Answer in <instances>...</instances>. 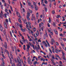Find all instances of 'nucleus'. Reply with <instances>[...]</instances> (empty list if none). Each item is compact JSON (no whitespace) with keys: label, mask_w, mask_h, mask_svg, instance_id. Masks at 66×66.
Listing matches in <instances>:
<instances>
[{"label":"nucleus","mask_w":66,"mask_h":66,"mask_svg":"<svg viewBox=\"0 0 66 66\" xmlns=\"http://www.w3.org/2000/svg\"><path fill=\"white\" fill-rule=\"evenodd\" d=\"M27 49H30V45H27Z\"/></svg>","instance_id":"15"},{"label":"nucleus","mask_w":66,"mask_h":66,"mask_svg":"<svg viewBox=\"0 0 66 66\" xmlns=\"http://www.w3.org/2000/svg\"><path fill=\"white\" fill-rule=\"evenodd\" d=\"M0 40L2 41V42L3 41H2V39L1 38V36L0 35Z\"/></svg>","instance_id":"50"},{"label":"nucleus","mask_w":66,"mask_h":66,"mask_svg":"<svg viewBox=\"0 0 66 66\" xmlns=\"http://www.w3.org/2000/svg\"><path fill=\"white\" fill-rule=\"evenodd\" d=\"M28 61L29 64H30V57L28 58Z\"/></svg>","instance_id":"6"},{"label":"nucleus","mask_w":66,"mask_h":66,"mask_svg":"<svg viewBox=\"0 0 66 66\" xmlns=\"http://www.w3.org/2000/svg\"><path fill=\"white\" fill-rule=\"evenodd\" d=\"M2 56L3 57V59H5V57H4V56L3 54H2Z\"/></svg>","instance_id":"28"},{"label":"nucleus","mask_w":66,"mask_h":66,"mask_svg":"<svg viewBox=\"0 0 66 66\" xmlns=\"http://www.w3.org/2000/svg\"><path fill=\"white\" fill-rule=\"evenodd\" d=\"M0 27L1 31L2 32V31H3V28H2V26H0Z\"/></svg>","instance_id":"16"},{"label":"nucleus","mask_w":66,"mask_h":66,"mask_svg":"<svg viewBox=\"0 0 66 66\" xmlns=\"http://www.w3.org/2000/svg\"><path fill=\"white\" fill-rule=\"evenodd\" d=\"M26 51H27V52H29V49L27 48V50H26Z\"/></svg>","instance_id":"45"},{"label":"nucleus","mask_w":66,"mask_h":66,"mask_svg":"<svg viewBox=\"0 0 66 66\" xmlns=\"http://www.w3.org/2000/svg\"><path fill=\"white\" fill-rule=\"evenodd\" d=\"M45 11L46 12H47V8H46V7H45Z\"/></svg>","instance_id":"41"},{"label":"nucleus","mask_w":66,"mask_h":66,"mask_svg":"<svg viewBox=\"0 0 66 66\" xmlns=\"http://www.w3.org/2000/svg\"><path fill=\"white\" fill-rule=\"evenodd\" d=\"M9 13H10V14H12V13L11 12V10H10L9 9Z\"/></svg>","instance_id":"49"},{"label":"nucleus","mask_w":66,"mask_h":66,"mask_svg":"<svg viewBox=\"0 0 66 66\" xmlns=\"http://www.w3.org/2000/svg\"><path fill=\"white\" fill-rule=\"evenodd\" d=\"M6 49H7V44L6 42H5V44L4 45Z\"/></svg>","instance_id":"5"},{"label":"nucleus","mask_w":66,"mask_h":66,"mask_svg":"<svg viewBox=\"0 0 66 66\" xmlns=\"http://www.w3.org/2000/svg\"><path fill=\"white\" fill-rule=\"evenodd\" d=\"M27 14V16H28L29 17L30 16V13L29 12H28Z\"/></svg>","instance_id":"25"},{"label":"nucleus","mask_w":66,"mask_h":66,"mask_svg":"<svg viewBox=\"0 0 66 66\" xmlns=\"http://www.w3.org/2000/svg\"><path fill=\"white\" fill-rule=\"evenodd\" d=\"M28 22H27L26 23V24L27 25H26L27 28H28L29 26V24H28Z\"/></svg>","instance_id":"14"},{"label":"nucleus","mask_w":66,"mask_h":66,"mask_svg":"<svg viewBox=\"0 0 66 66\" xmlns=\"http://www.w3.org/2000/svg\"><path fill=\"white\" fill-rule=\"evenodd\" d=\"M41 25L42 26H43V25H44V24H43V22L41 23Z\"/></svg>","instance_id":"60"},{"label":"nucleus","mask_w":66,"mask_h":66,"mask_svg":"<svg viewBox=\"0 0 66 66\" xmlns=\"http://www.w3.org/2000/svg\"><path fill=\"white\" fill-rule=\"evenodd\" d=\"M32 47L34 49V50H35V47H34V45L33 44V46H32Z\"/></svg>","instance_id":"32"},{"label":"nucleus","mask_w":66,"mask_h":66,"mask_svg":"<svg viewBox=\"0 0 66 66\" xmlns=\"http://www.w3.org/2000/svg\"><path fill=\"white\" fill-rule=\"evenodd\" d=\"M29 40L30 41V42H31V41H32V39H31V38H30V39Z\"/></svg>","instance_id":"56"},{"label":"nucleus","mask_w":66,"mask_h":66,"mask_svg":"<svg viewBox=\"0 0 66 66\" xmlns=\"http://www.w3.org/2000/svg\"><path fill=\"white\" fill-rule=\"evenodd\" d=\"M52 14H54L55 13V12H54V10H53L52 11Z\"/></svg>","instance_id":"39"},{"label":"nucleus","mask_w":66,"mask_h":66,"mask_svg":"<svg viewBox=\"0 0 66 66\" xmlns=\"http://www.w3.org/2000/svg\"><path fill=\"white\" fill-rule=\"evenodd\" d=\"M31 20H33V16H32L31 19Z\"/></svg>","instance_id":"61"},{"label":"nucleus","mask_w":66,"mask_h":66,"mask_svg":"<svg viewBox=\"0 0 66 66\" xmlns=\"http://www.w3.org/2000/svg\"><path fill=\"white\" fill-rule=\"evenodd\" d=\"M50 22H51V20L50 19V18H49V22L50 23Z\"/></svg>","instance_id":"55"},{"label":"nucleus","mask_w":66,"mask_h":66,"mask_svg":"<svg viewBox=\"0 0 66 66\" xmlns=\"http://www.w3.org/2000/svg\"><path fill=\"white\" fill-rule=\"evenodd\" d=\"M17 14L18 15V17H20V18L21 17L20 15V14H19V15L18 14Z\"/></svg>","instance_id":"38"},{"label":"nucleus","mask_w":66,"mask_h":66,"mask_svg":"<svg viewBox=\"0 0 66 66\" xmlns=\"http://www.w3.org/2000/svg\"><path fill=\"white\" fill-rule=\"evenodd\" d=\"M47 25H48V27H50V24H49V23H48Z\"/></svg>","instance_id":"57"},{"label":"nucleus","mask_w":66,"mask_h":66,"mask_svg":"<svg viewBox=\"0 0 66 66\" xmlns=\"http://www.w3.org/2000/svg\"><path fill=\"white\" fill-rule=\"evenodd\" d=\"M51 61L52 62V63L54 65H55V66H56V65H55V63L54 62L53 60V59L51 60Z\"/></svg>","instance_id":"10"},{"label":"nucleus","mask_w":66,"mask_h":66,"mask_svg":"<svg viewBox=\"0 0 66 66\" xmlns=\"http://www.w3.org/2000/svg\"><path fill=\"white\" fill-rule=\"evenodd\" d=\"M19 35H20V36H22V35H21V33H20V31H19Z\"/></svg>","instance_id":"26"},{"label":"nucleus","mask_w":66,"mask_h":66,"mask_svg":"<svg viewBox=\"0 0 66 66\" xmlns=\"http://www.w3.org/2000/svg\"><path fill=\"white\" fill-rule=\"evenodd\" d=\"M37 61H36V62H34V65H35V64H37Z\"/></svg>","instance_id":"42"},{"label":"nucleus","mask_w":66,"mask_h":66,"mask_svg":"<svg viewBox=\"0 0 66 66\" xmlns=\"http://www.w3.org/2000/svg\"><path fill=\"white\" fill-rule=\"evenodd\" d=\"M36 4L35 2H34V5L35 6H36Z\"/></svg>","instance_id":"53"},{"label":"nucleus","mask_w":66,"mask_h":66,"mask_svg":"<svg viewBox=\"0 0 66 66\" xmlns=\"http://www.w3.org/2000/svg\"><path fill=\"white\" fill-rule=\"evenodd\" d=\"M15 24H16V26H18V24H19L18 23H15Z\"/></svg>","instance_id":"59"},{"label":"nucleus","mask_w":66,"mask_h":66,"mask_svg":"<svg viewBox=\"0 0 66 66\" xmlns=\"http://www.w3.org/2000/svg\"><path fill=\"white\" fill-rule=\"evenodd\" d=\"M12 49L13 51H14V47H13V46L12 47Z\"/></svg>","instance_id":"44"},{"label":"nucleus","mask_w":66,"mask_h":66,"mask_svg":"<svg viewBox=\"0 0 66 66\" xmlns=\"http://www.w3.org/2000/svg\"><path fill=\"white\" fill-rule=\"evenodd\" d=\"M35 48L36 50H39L40 49V48H39L38 47H37L36 46H35Z\"/></svg>","instance_id":"23"},{"label":"nucleus","mask_w":66,"mask_h":66,"mask_svg":"<svg viewBox=\"0 0 66 66\" xmlns=\"http://www.w3.org/2000/svg\"><path fill=\"white\" fill-rule=\"evenodd\" d=\"M53 25L54 26V27H55L56 26V25H55V24L54 22L53 23Z\"/></svg>","instance_id":"29"},{"label":"nucleus","mask_w":66,"mask_h":66,"mask_svg":"<svg viewBox=\"0 0 66 66\" xmlns=\"http://www.w3.org/2000/svg\"><path fill=\"white\" fill-rule=\"evenodd\" d=\"M53 56H52V59H53V60H54V59H55V58L54 57V55H53Z\"/></svg>","instance_id":"34"},{"label":"nucleus","mask_w":66,"mask_h":66,"mask_svg":"<svg viewBox=\"0 0 66 66\" xmlns=\"http://www.w3.org/2000/svg\"><path fill=\"white\" fill-rule=\"evenodd\" d=\"M6 22L7 23V24H8V22H9V20H8L7 19H6Z\"/></svg>","instance_id":"22"},{"label":"nucleus","mask_w":66,"mask_h":66,"mask_svg":"<svg viewBox=\"0 0 66 66\" xmlns=\"http://www.w3.org/2000/svg\"><path fill=\"white\" fill-rule=\"evenodd\" d=\"M44 2L45 3H46V4H47V3H48V2L46 0H45L44 1Z\"/></svg>","instance_id":"37"},{"label":"nucleus","mask_w":66,"mask_h":66,"mask_svg":"<svg viewBox=\"0 0 66 66\" xmlns=\"http://www.w3.org/2000/svg\"><path fill=\"white\" fill-rule=\"evenodd\" d=\"M15 9L16 12V13L17 14H18V15H19V13H18V12H17V9H16V8H15Z\"/></svg>","instance_id":"13"},{"label":"nucleus","mask_w":66,"mask_h":66,"mask_svg":"<svg viewBox=\"0 0 66 66\" xmlns=\"http://www.w3.org/2000/svg\"><path fill=\"white\" fill-rule=\"evenodd\" d=\"M33 30L34 31V32H35V31H36V28H34L33 29Z\"/></svg>","instance_id":"30"},{"label":"nucleus","mask_w":66,"mask_h":66,"mask_svg":"<svg viewBox=\"0 0 66 66\" xmlns=\"http://www.w3.org/2000/svg\"><path fill=\"white\" fill-rule=\"evenodd\" d=\"M46 33V36L47 37H48V34H47V33L46 32H45Z\"/></svg>","instance_id":"40"},{"label":"nucleus","mask_w":66,"mask_h":66,"mask_svg":"<svg viewBox=\"0 0 66 66\" xmlns=\"http://www.w3.org/2000/svg\"><path fill=\"white\" fill-rule=\"evenodd\" d=\"M38 42H41V40H40V39H39L38 40Z\"/></svg>","instance_id":"63"},{"label":"nucleus","mask_w":66,"mask_h":66,"mask_svg":"<svg viewBox=\"0 0 66 66\" xmlns=\"http://www.w3.org/2000/svg\"><path fill=\"white\" fill-rule=\"evenodd\" d=\"M19 26L20 28H22V26L21 25H19Z\"/></svg>","instance_id":"48"},{"label":"nucleus","mask_w":66,"mask_h":66,"mask_svg":"<svg viewBox=\"0 0 66 66\" xmlns=\"http://www.w3.org/2000/svg\"><path fill=\"white\" fill-rule=\"evenodd\" d=\"M5 51L8 54V55H9V52L8 51H7V50L6 49L5 50Z\"/></svg>","instance_id":"19"},{"label":"nucleus","mask_w":66,"mask_h":66,"mask_svg":"<svg viewBox=\"0 0 66 66\" xmlns=\"http://www.w3.org/2000/svg\"><path fill=\"white\" fill-rule=\"evenodd\" d=\"M29 44L31 46V47H32V46H33V44L32 45V43H31V42H29Z\"/></svg>","instance_id":"35"},{"label":"nucleus","mask_w":66,"mask_h":66,"mask_svg":"<svg viewBox=\"0 0 66 66\" xmlns=\"http://www.w3.org/2000/svg\"><path fill=\"white\" fill-rule=\"evenodd\" d=\"M3 6L2 5V6H1V9H2V10H3Z\"/></svg>","instance_id":"46"},{"label":"nucleus","mask_w":66,"mask_h":66,"mask_svg":"<svg viewBox=\"0 0 66 66\" xmlns=\"http://www.w3.org/2000/svg\"><path fill=\"white\" fill-rule=\"evenodd\" d=\"M45 45V46L46 47H48V45H47V44L46 43H45V44H44Z\"/></svg>","instance_id":"36"},{"label":"nucleus","mask_w":66,"mask_h":66,"mask_svg":"<svg viewBox=\"0 0 66 66\" xmlns=\"http://www.w3.org/2000/svg\"><path fill=\"white\" fill-rule=\"evenodd\" d=\"M51 31V28H50L48 30V32H50V33L52 35H53V32L51 31Z\"/></svg>","instance_id":"3"},{"label":"nucleus","mask_w":66,"mask_h":66,"mask_svg":"<svg viewBox=\"0 0 66 66\" xmlns=\"http://www.w3.org/2000/svg\"><path fill=\"white\" fill-rule=\"evenodd\" d=\"M18 57L19 58V59H18V58H17L18 62L17 65L18 66H21V61L22 63H23V61H22V60H21L20 58H19V57L18 56Z\"/></svg>","instance_id":"1"},{"label":"nucleus","mask_w":66,"mask_h":66,"mask_svg":"<svg viewBox=\"0 0 66 66\" xmlns=\"http://www.w3.org/2000/svg\"><path fill=\"white\" fill-rule=\"evenodd\" d=\"M36 15L37 17H38V13H37Z\"/></svg>","instance_id":"52"},{"label":"nucleus","mask_w":66,"mask_h":66,"mask_svg":"<svg viewBox=\"0 0 66 66\" xmlns=\"http://www.w3.org/2000/svg\"><path fill=\"white\" fill-rule=\"evenodd\" d=\"M40 60L41 61H44V62H45V59H44L43 57L41 58L40 59Z\"/></svg>","instance_id":"9"},{"label":"nucleus","mask_w":66,"mask_h":66,"mask_svg":"<svg viewBox=\"0 0 66 66\" xmlns=\"http://www.w3.org/2000/svg\"><path fill=\"white\" fill-rule=\"evenodd\" d=\"M4 24L5 28H6V29H7V25H6V23L5 22H4Z\"/></svg>","instance_id":"4"},{"label":"nucleus","mask_w":66,"mask_h":66,"mask_svg":"<svg viewBox=\"0 0 66 66\" xmlns=\"http://www.w3.org/2000/svg\"><path fill=\"white\" fill-rule=\"evenodd\" d=\"M49 5L50 7H51V3H50Z\"/></svg>","instance_id":"51"},{"label":"nucleus","mask_w":66,"mask_h":66,"mask_svg":"<svg viewBox=\"0 0 66 66\" xmlns=\"http://www.w3.org/2000/svg\"><path fill=\"white\" fill-rule=\"evenodd\" d=\"M54 32H55V33L56 34V35H57V31H56V29H54Z\"/></svg>","instance_id":"8"},{"label":"nucleus","mask_w":66,"mask_h":66,"mask_svg":"<svg viewBox=\"0 0 66 66\" xmlns=\"http://www.w3.org/2000/svg\"><path fill=\"white\" fill-rule=\"evenodd\" d=\"M10 56L12 58V59H13V55L12 54H10Z\"/></svg>","instance_id":"47"},{"label":"nucleus","mask_w":66,"mask_h":66,"mask_svg":"<svg viewBox=\"0 0 66 66\" xmlns=\"http://www.w3.org/2000/svg\"><path fill=\"white\" fill-rule=\"evenodd\" d=\"M10 62L11 64H12V65H14V63H12V59H11V58L10 57Z\"/></svg>","instance_id":"7"},{"label":"nucleus","mask_w":66,"mask_h":66,"mask_svg":"<svg viewBox=\"0 0 66 66\" xmlns=\"http://www.w3.org/2000/svg\"><path fill=\"white\" fill-rule=\"evenodd\" d=\"M20 43H21L22 45H23V43L21 41H20Z\"/></svg>","instance_id":"58"},{"label":"nucleus","mask_w":66,"mask_h":66,"mask_svg":"<svg viewBox=\"0 0 66 66\" xmlns=\"http://www.w3.org/2000/svg\"><path fill=\"white\" fill-rule=\"evenodd\" d=\"M51 40L52 41H51V44L52 45H53V44H54V43H55V41L53 39H52Z\"/></svg>","instance_id":"2"},{"label":"nucleus","mask_w":66,"mask_h":66,"mask_svg":"<svg viewBox=\"0 0 66 66\" xmlns=\"http://www.w3.org/2000/svg\"><path fill=\"white\" fill-rule=\"evenodd\" d=\"M29 11L30 12V13H32V11H31V10H29Z\"/></svg>","instance_id":"54"},{"label":"nucleus","mask_w":66,"mask_h":66,"mask_svg":"<svg viewBox=\"0 0 66 66\" xmlns=\"http://www.w3.org/2000/svg\"><path fill=\"white\" fill-rule=\"evenodd\" d=\"M2 16L3 17L4 15H3L2 14H1V13H0V17L1 18H3V17H2Z\"/></svg>","instance_id":"11"},{"label":"nucleus","mask_w":66,"mask_h":66,"mask_svg":"<svg viewBox=\"0 0 66 66\" xmlns=\"http://www.w3.org/2000/svg\"><path fill=\"white\" fill-rule=\"evenodd\" d=\"M36 35L37 36H38L39 35V32L38 31H37V33H36Z\"/></svg>","instance_id":"17"},{"label":"nucleus","mask_w":66,"mask_h":66,"mask_svg":"<svg viewBox=\"0 0 66 66\" xmlns=\"http://www.w3.org/2000/svg\"><path fill=\"white\" fill-rule=\"evenodd\" d=\"M35 10L36 11H37V10H38L37 7V6H36L35 7Z\"/></svg>","instance_id":"24"},{"label":"nucleus","mask_w":66,"mask_h":66,"mask_svg":"<svg viewBox=\"0 0 66 66\" xmlns=\"http://www.w3.org/2000/svg\"><path fill=\"white\" fill-rule=\"evenodd\" d=\"M3 3H5V2L4 0H2Z\"/></svg>","instance_id":"62"},{"label":"nucleus","mask_w":66,"mask_h":66,"mask_svg":"<svg viewBox=\"0 0 66 66\" xmlns=\"http://www.w3.org/2000/svg\"><path fill=\"white\" fill-rule=\"evenodd\" d=\"M55 51L56 53H59L58 52H59V51L57 50V49H56L55 50Z\"/></svg>","instance_id":"20"},{"label":"nucleus","mask_w":66,"mask_h":66,"mask_svg":"<svg viewBox=\"0 0 66 66\" xmlns=\"http://www.w3.org/2000/svg\"><path fill=\"white\" fill-rule=\"evenodd\" d=\"M20 5L21 7V8L22 9V4H20Z\"/></svg>","instance_id":"64"},{"label":"nucleus","mask_w":66,"mask_h":66,"mask_svg":"<svg viewBox=\"0 0 66 66\" xmlns=\"http://www.w3.org/2000/svg\"><path fill=\"white\" fill-rule=\"evenodd\" d=\"M44 26H43L42 28H41V29L42 30V31H43L44 29Z\"/></svg>","instance_id":"31"},{"label":"nucleus","mask_w":66,"mask_h":66,"mask_svg":"<svg viewBox=\"0 0 66 66\" xmlns=\"http://www.w3.org/2000/svg\"><path fill=\"white\" fill-rule=\"evenodd\" d=\"M18 21L19 22H20V23H21V20H20V18H19L18 19Z\"/></svg>","instance_id":"21"},{"label":"nucleus","mask_w":66,"mask_h":66,"mask_svg":"<svg viewBox=\"0 0 66 66\" xmlns=\"http://www.w3.org/2000/svg\"><path fill=\"white\" fill-rule=\"evenodd\" d=\"M49 50L50 51V52L51 53H52V51H51V49H50V48H49Z\"/></svg>","instance_id":"43"},{"label":"nucleus","mask_w":66,"mask_h":66,"mask_svg":"<svg viewBox=\"0 0 66 66\" xmlns=\"http://www.w3.org/2000/svg\"><path fill=\"white\" fill-rule=\"evenodd\" d=\"M63 60H66V59H65V57L64 56H63Z\"/></svg>","instance_id":"33"},{"label":"nucleus","mask_w":66,"mask_h":66,"mask_svg":"<svg viewBox=\"0 0 66 66\" xmlns=\"http://www.w3.org/2000/svg\"><path fill=\"white\" fill-rule=\"evenodd\" d=\"M26 17L28 20H30V19L29 18V16H28V15H27L26 16Z\"/></svg>","instance_id":"12"},{"label":"nucleus","mask_w":66,"mask_h":66,"mask_svg":"<svg viewBox=\"0 0 66 66\" xmlns=\"http://www.w3.org/2000/svg\"><path fill=\"white\" fill-rule=\"evenodd\" d=\"M28 3L29 6H30V5H31V4L30 3V2H28Z\"/></svg>","instance_id":"18"},{"label":"nucleus","mask_w":66,"mask_h":66,"mask_svg":"<svg viewBox=\"0 0 66 66\" xmlns=\"http://www.w3.org/2000/svg\"><path fill=\"white\" fill-rule=\"evenodd\" d=\"M21 30L22 31V32H24V31H25L24 30L22 29V28H21Z\"/></svg>","instance_id":"27"}]
</instances>
